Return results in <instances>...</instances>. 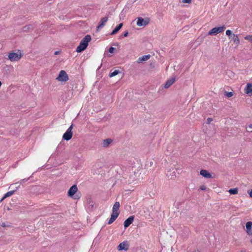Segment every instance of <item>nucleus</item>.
I'll list each match as a JSON object with an SVG mask.
<instances>
[{"label": "nucleus", "instance_id": "obj_1", "mask_svg": "<svg viewBox=\"0 0 252 252\" xmlns=\"http://www.w3.org/2000/svg\"><path fill=\"white\" fill-rule=\"evenodd\" d=\"M91 40V36L88 34L86 35L81 41L79 46L76 48V52L80 53L85 50L88 45L89 42Z\"/></svg>", "mask_w": 252, "mask_h": 252}, {"label": "nucleus", "instance_id": "obj_2", "mask_svg": "<svg viewBox=\"0 0 252 252\" xmlns=\"http://www.w3.org/2000/svg\"><path fill=\"white\" fill-rule=\"evenodd\" d=\"M22 54L20 50H17L16 52H12L8 55V59L12 62H18L22 57Z\"/></svg>", "mask_w": 252, "mask_h": 252}, {"label": "nucleus", "instance_id": "obj_3", "mask_svg": "<svg viewBox=\"0 0 252 252\" xmlns=\"http://www.w3.org/2000/svg\"><path fill=\"white\" fill-rule=\"evenodd\" d=\"M180 169L175 167V165H171L170 167L167 169V176L170 178L171 179H174L176 178V171H178Z\"/></svg>", "mask_w": 252, "mask_h": 252}, {"label": "nucleus", "instance_id": "obj_4", "mask_svg": "<svg viewBox=\"0 0 252 252\" xmlns=\"http://www.w3.org/2000/svg\"><path fill=\"white\" fill-rule=\"evenodd\" d=\"M225 27L222 26L220 27H215L211 29L209 32V35H217L219 33H220L224 31Z\"/></svg>", "mask_w": 252, "mask_h": 252}, {"label": "nucleus", "instance_id": "obj_5", "mask_svg": "<svg viewBox=\"0 0 252 252\" xmlns=\"http://www.w3.org/2000/svg\"><path fill=\"white\" fill-rule=\"evenodd\" d=\"M57 80L60 82H66L68 80V76L64 70L60 71Z\"/></svg>", "mask_w": 252, "mask_h": 252}, {"label": "nucleus", "instance_id": "obj_6", "mask_svg": "<svg viewBox=\"0 0 252 252\" xmlns=\"http://www.w3.org/2000/svg\"><path fill=\"white\" fill-rule=\"evenodd\" d=\"M73 128V124H72L69 128L67 129L66 132L63 134V138L66 141H68L72 138V129Z\"/></svg>", "mask_w": 252, "mask_h": 252}, {"label": "nucleus", "instance_id": "obj_7", "mask_svg": "<svg viewBox=\"0 0 252 252\" xmlns=\"http://www.w3.org/2000/svg\"><path fill=\"white\" fill-rule=\"evenodd\" d=\"M149 23V20L146 19L144 20L142 17H138L137 18L136 24L138 26H145L147 25Z\"/></svg>", "mask_w": 252, "mask_h": 252}, {"label": "nucleus", "instance_id": "obj_8", "mask_svg": "<svg viewBox=\"0 0 252 252\" xmlns=\"http://www.w3.org/2000/svg\"><path fill=\"white\" fill-rule=\"evenodd\" d=\"M77 190L78 188L77 186L76 185H73L72 187L70 188L68 191V196L69 197H72L75 194V193L77 191Z\"/></svg>", "mask_w": 252, "mask_h": 252}, {"label": "nucleus", "instance_id": "obj_9", "mask_svg": "<svg viewBox=\"0 0 252 252\" xmlns=\"http://www.w3.org/2000/svg\"><path fill=\"white\" fill-rule=\"evenodd\" d=\"M246 231L249 236H252V221H248L246 223Z\"/></svg>", "mask_w": 252, "mask_h": 252}, {"label": "nucleus", "instance_id": "obj_10", "mask_svg": "<svg viewBox=\"0 0 252 252\" xmlns=\"http://www.w3.org/2000/svg\"><path fill=\"white\" fill-rule=\"evenodd\" d=\"M108 21V17H105L101 18L99 22L98 25L97 27V31L98 29H102L106 24Z\"/></svg>", "mask_w": 252, "mask_h": 252}, {"label": "nucleus", "instance_id": "obj_11", "mask_svg": "<svg viewBox=\"0 0 252 252\" xmlns=\"http://www.w3.org/2000/svg\"><path fill=\"white\" fill-rule=\"evenodd\" d=\"M129 248L128 244L126 242H123L121 243H120L119 246H118V249L119 251L121 250H125L127 251L128 250Z\"/></svg>", "mask_w": 252, "mask_h": 252}, {"label": "nucleus", "instance_id": "obj_12", "mask_svg": "<svg viewBox=\"0 0 252 252\" xmlns=\"http://www.w3.org/2000/svg\"><path fill=\"white\" fill-rule=\"evenodd\" d=\"M229 39L233 41V42L236 45V47L238 46L240 43V39L238 37V35L233 34V35H231V36L229 37Z\"/></svg>", "mask_w": 252, "mask_h": 252}, {"label": "nucleus", "instance_id": "obj_13", "mask_svg": "<svg viewBox=\"0 0 252 252\" xmlns=\"http://www.w3.org/2000/svg\"><path fill=\"white\" fill-rule=\"evenodd\" d=\"M134 217L133 216H130L124 222L125 228L128 227L133 221Z\"/></svg>", "mask_w": 252, "mask_h": 252}, {"label": "nucleus", "instance_id": "obj_14", "mask_svg": "<svg viewBox=\"0 0 252 252\" xmlns=\"http://www.w3.org/2000/svg\"><path fill=\"white\" fill-rule=\"evenodd\" d=\"M200 174L203 177L206 178H211L212 175L209 173L207 170L202 169L200 171Z\"/></svg>", "mask_w": 252, "mask_h": 252}, {"label": "nucleus", "instance_id": "obj_15", "mask_svg": "<svg viewBox=\"0 0 252 252\" xmlns=\"http://www.w3.org/2000/svg\"><path fill=\"white\" fill-rule=\"evenodd\" d=\"M175 81L174 78L168 79L164 84V88L166 89L169 88Z\"/></svg>", "mask_w": 252, "mask_h": 252}, {"label": "nucleus", "instance_id": "obj_16", "mask_svg": "<svg viewBox=\"0 0 252 252\" xmlns=\"http://www.w3.org/2000/svg\"><path fill=\"white\" fill-rule=\"evenodd\" d=\"M120 208V203L119 202H116L112 208V213H119V209Z\"/></svg>", "mask_w": 252, "mask_h": 252}, {"label": "nucleus", "instance_id": "obj_17", "mask_svg": "<svg viewBox=\"0 0 252 252\" xmlns=\"http://www.w3.org/2000/svg\"><path fill=\"white\" fill-rule=\"evenodd\" d=\"M119 215V213H112L111 215V218L109 220L108 223L109 224L112 223L118 218Z\"/></svg>", "mask_w": 252, "mask_h": 252}, {"label": "nucleus", "instance_id": "obj_18", "mask_svg": "<svg viewBox=\"0 0 252 252\" xmlns=\"http://www.w3.org/2000/svg\"><path fill=\"white\" fill-rule=\"evenodd\" d=\"M119 215V213H112L111 215V218L109 220L108 223L109 224L112 223L118 218Z\"/></svg>", "mask_w": 252, "mask_h": 252}, {"label": "nucleus", "instance_id": "obj_19", "mask_svg": "<svg viewBox=\"0 0 252 252\" xmlns=\"http://www.w3.org/2000/svg\"><path fill=\"white\" fill-rule=\"evenodd\" d=\"M150 58V55H144L141 57H139L137 60V63H140L144 61H146L149 60Z\"/></svg>", "mask_w": 252, "mask_h": 252}, {"label": "nucleus", "instance_id": "obj_20", "mask_svg": "<svg viewBox=\"0 0 252 252\" xmlns=\"http://www.w3.org/2000/svg\"><path fill=\"white\" fill-rule=\"evenodd\" d=\"M245 92L247 94H250L252 93V84H247L245 89Z\"/></svg>", "mask_w": 252, "mask_h": 252}, {"label": "nucleus", "instance_id": "obj_21", "mask_svg": "<svg viewBox=\"0 0 252 252\" xmlns=\"http://www.w3.org/2000/svg\"><path fill=\"white\" fill-rule=\"evenodd\" d=\"M122 27H123V23L119 24L112 32L111 33V34L114 35V34H116L119 32V31L122 28Z\"/></svg>", "mask_w": 252, "mask_h": 252}, {"label": "nucleus", "instance_id": "obj_22", "mask_svg": "<svg viewBox=\"0 0 252 252\" xmlns=\"http://www.w3.org/2000/svg\"><path fill=\"white\" fill-rule=\"evenodd\" d=\"M112 140L111 139H106L103 141L102 146L103 147H107L111 143Z\"/></svg>", "mask_w": 252, "mask_h": 252}, {"label": "nucleus", "instance_id": "obj_23", "mask_svg": "<svg viewBox=\"0 0 252 252\" xmlns=\"http://www.w3.org/2000/svg\"><path fill=\"white\" fill-rule=\"evenodd\" d=\"M228 192L231 194H237L238 193V189L237 188L230 189Z\"/></svg>", "mask_w": 252, "mask_h": 252}, {"label": "nucleus", "instance_id": "obj_24", "mask_svg": "<svg viewBox=\"0 0 252 252\" xmlns=\"http://www.w3.org/2000/svg\"><path fill=\"white\" fill-rule=\"evenodd\" d=\"M14 192H15V190H11V191L7 192V193H6L4 194L3 197L2 198V199H4V198H5L6 197L11 196V195H12L13 194Z\"/></svg>", "mask_w": 252, "mask_h": 252}, {"label": "nucleus", "instance_id": "obj_25", "mask_svg": "<svg viewBox=\"0 0 252 252\" xmlns=\"http://www.w3.org/2000/svg\"><path fill=\"white\" fill-rule=\"evenodd\" d=\"M119 72H120L119 71H118L117 70H115L114 71L110 73L109 77H114V76H116V75H117Z\"/></svg>", "mask_w": 252, "mask_h": 252}, {"label": "nucleus", "instance_id": "obj_26", "mask_svg": "<svg viewBox=\"0 0 252 252\" xmlns=\"http://www.w3.org/2000/svg\"><path fill=\"white\" fill-rule=\"evenodd\" d=\"M246 40H249L252 43V35H248L245 37Z\"/></svg>", "mask_w": 252, "mask_h": 252}, {"label": "nucleus", "instance_id": "obj_27", "mask_svg": "<svg viewBox=\"0 0 252 252\" xmlns=\"http://www.w3.org/2000/svg\"><path fill=\"white\" fill-rule=\"evenodd\" d=\"M246 129L248 132H252V124H249L247 127Z\"/></svg>", "mask_w": 252, "mask_h": 252}, {"label": "nucleus", "instance_id": "obj_28", "mask_svg": "<svg viewBox=\"0 0 252 252\" xmlns=\"http://www.w3.org/2000/svg\"><path fill=\"white\" fill-rule=\"evenodd\" d=\"M31 29V26H25L23 28V31L24 32H28Z\"/></svg>", "mask_w": 252, "mask_h": 252}, {"label": "nucleus", "instance_id": "obj_29", "mask_svg": "<svg viewBox=\"0 0 252 252\" xmlns=\"http://www.w3.org/2000/svg\"><path fill=\"white\" fill-rule=\"evenodd\" d=\"M226 34L229 36V37L231 36V35H233V34L232 33V31L230 30H227L226 31Z\"/></svg>", "mask_w": 252, "mask_h": 252}, {"label": "nucleus", "instance_id": "obj_30", "mask_svg": "<svg viewBox=\"0 0 252 252\" xmlns=\"http://www.w3.org/2000/svg\"><path fill=\"white\" fill-rule=\"evenodd\" d=\"M225 95L228 97H230L231 96H233V93L232 92H225Z\"/></svg>", "mask_w": 252, "mask_h": 252}, {"label": "nucleus", "instance_id": "obj_31", "mask_svg": "<svg viewBox=\"0 0 252 252\" xmlns=\"http://www.w3.org/2000/svg\"><path fill=\"white\" fill-rule=\"evenodd\" d=\"M182 2L184 3H190L191 0H182Z\"/></svg>", "mask_w": 252, "mask_h": 252}, {"label": "nucleus", "instance_id": "obj_32", "mask_svg": "<svg viewBox=\"0 0 252 252\" xmlns=\"http://www.w3.org/2000/svg\"><path fill=\"white\" fill-rule=\"evenodd\" d=\"M115 48L114 47H110L109 49V52L110 53H113Z\"/></svg>", "mask_w": 252, "mask_h": 252}, {"label": "nucleus", "instance_id": "obj_33", "mask_svg": "<svg viewBox=\"0 0 252 252\" xmlns=\"http://www.w3.org/2000/svg\"><path fill=\"white\" fill-rule=\"evenodd\" d=\"M200 189L202 190H205L206 189V187L204 185H202L200 186Z\"/></svg>", "mask_w": 252, "mask_h": 252}, {"label": "nucleus", "instance_id": "obj_34", "mask_svg": "<svg viewBox=\"0 0 252 252\" xmlns=\"http://www.w3.org/2000/svg\"><path fill=\"white\" fill-rule=\"evenodd\" d=\"M128 32H124V35H123V37H127L128 36Z\"/></svg>", "mask_w": 252, "mask_h": 252}, {"label": "nucleus", "instance_id": "obj_35", "mask_svg": "<svg viewBox=\"0 0 252 252\" xmlns=\"http://www.w3.org/2000/svg\"><path fill=\"white\" fill-rule=\"evenodd\" d=\"M248 193L250 195V196L252 198V189L250 191H248Z\"/></svg>", "mask_w": 252, "mask_h": 252}, {"label": "nucleus", "instance_id": "obj_36", "mask_svg": "<svg viewBox=\"0 0 252 252\" xmlns=\"http://www.w3.org/2000/svg\"><path fill=\"white\" fill-rule=\"evenodd\" d=\"M212 121V119L211 118H208L207 119V123L210 124V123Z\"/></svg>", "mask_w": 252, "mask_h": 252}, {"label": "nucleus", "instance_id": "obj_37", "mask_svg": "<svg viewBox=\"0 0 252 252\" xmlns=\"http://www.w3.org/2000/svg\"><path fill=\"white\" fill-rule=\"evenodd\" d=\"M59 53H60V52H59V51H56V52H55V54H55V55H57L59 54Z\"/></svg>", "mask_w": 252, "mask_h": 252}, {"label": "nucleus", "instance_id": "obj_38", "mask_svg": "<svg viewBox=\"0 0 252 252\" xmlns=\"http://www.w3.org/2000/svg\"><path fill=\"white\" fill-rule=\"evenodd\" d=\"M1 226L2 227H5V226H6V225H5V223H2L1 224Z\"/></svg>", "mask_w": 252, "mask_h": 252}, {"label": "nucleus", "instance_id": "obj_39", "mask_svg": "<svg viewBox=\"0 0 252 252\" xmlns=\"http://www.w3.org/2000/svg\"><path fill=\"white\" fill-rule=\"evenodd\" d=\"M23 181H27V179H23Z\"/></svg>", "mask_w": 252, "mask_h": 252}, {"label": "nucleus", "instance_id": "obj_40", "mask_svg": "<svg viewBox=\"0 0 252 252\" xmlns=\"http://www.w3.org/2000/svg\"><path fill=\"white\" fill-rule=\"evenodd\" d=\"M251 243L252 244V239L251 240Z\"/></svg>", "mask_w": 252, "mask_h": 252}]
</instances>
